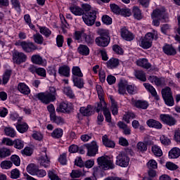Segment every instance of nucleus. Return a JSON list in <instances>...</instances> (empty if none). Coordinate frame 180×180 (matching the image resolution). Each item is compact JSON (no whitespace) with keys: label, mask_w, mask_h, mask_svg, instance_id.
Here are the masks:
<instances>
[{"label":"nucleus","mask_w":180,"mask_h":180,"mask_svg":"<svg viewBox=\"0 0 180 180\" xmlns=\"http://www.w3.org/2000/svg\"><path fill=\"white\" fill-rule=\"evenodd\" d=\"M35 98H37L42 103L49 105L50 102H54L57 99V90L53 86L49 87V91L39 93L35 95Z\"/></svg>","instance_id":"1"},{"label":"nucleus","mask_w":180,"mask_h":180,"mask_svg":"<svg viewBox=\"0 0 180 180\" xmlns=\"http://www.w3.org/2000/svg\"><path fill=\"white\" fill-rule=\"evenodd\" d=\"M99 37L95 39L96 44L99 47H108L110 43V36L109 35V30L105 29H99L97 31Z\"/></svg>","instance_id":"2"},{"label":"nucleus","mask_w":180,"mask_h":180,"mask_svg":"<svg viewBox=\"0 0 180 180\" xmlns=\"http://www.w3.org/2000/svg\"><path fill=\"white\" fill-rule=\"evenodd\" d=\"M151 18L153 19L152 24L153 26L158 27V26H160V21L165 20L167 18V13H165V8H162L153 10L151 13Z\"/></svg>","instance_id":"3"},{"label":"nucleus","mask_w":180,"mask_h":180,"mask_svg":"<svg viewBox=\"0 0 180 180\" xmlns=\"http://www.w3.org/2000/svg\"><path fill=\"white\" fill-rule=\"evenodd\" d=\"M15 46H20L25 53H33L39 49L34 43L26 41H17Z\"/></svg>","instance_id":"4"},{"label":"nucleus","mask_w":180,"mask_h":180,"mask_svg":"<svg viewBox=\"0 0 180 180\" xmlns=\"http://www.w3.org/2000/svg\"><path fill=\"white\" fill-rule=\"evenodd\" d=\"M97 162L98 164L99 168L103 169L104 171H108V169H113L115 168V164H113V160L108 159V158L101 156L97 159Z\"/></svg>","instance_id":"5"},{"label":"nucleus","mask_w":180,"mask_h":180,"mask_svg":"<svg viewBox=\"0 0 180 180\" xmlns=\"http://www.w3.org/2000/svg\"><path fill=\"white\" fill-rule=\"evenodd\" d=\"M162 96L165 101V103L167 106H174V97L172 96L171 88L165 87V89H162Z\"/></svg>","instance_id":"6"},{"label":"nucleus","mask_w":180,"mask_h":180,"mask_svg":"<svg viewBox=\"0 0 180 180\" xmlns=\"http://www.w3.org/2000/svg\"><path fill=\"white\" fill-rule=\"evenodd\" d=\"M83 21L87 26L95 25L96 20V11H91L84 13L82 16Z\"/></svg>","instance_id":"7"},{"label":"nucleus","mask_w":180,"mask_h":180,"mask_svg":"<svg viewBox=\"0 0 180 180\" xmlns=\"http://www.w3.org/2000/svg\"><path fill=\"white\" fill-rule=\"evenodd\" d=\"M129 162H130V158L124 152L120 153L116 157L115 164L116 165H119V167L126 168V167L129 166Z\"/></svg>","instance_id":"8"},{"label":"nucleus","mask_w":180,"mask_h":180,"mask_svg":"<svg viewBox=\"0 0 180 180\" xmlns=\"http://www.w3.org/2000/svg\"><path fill=\"white\" fill-rule=\"evenodd\" d=\"M84 147L87 149V155L89 157H95L98 154L99 146L96 141H93L91 143L85 144Z\"/></svg>","instance_id":"9"},{"label":"nucleus","mask_w":180,"mask_h":180,"mask_svg":"<svg viewBox=\"0 0 180 180\" xmlns=\"http://www.w3.org/2000/svg\"><path fill=\"white\" fill-rule=\"evenodd\" d=\"M160 119L161 122L165 123V124H167V126H175L176 124V120H175L172 115L168 114H161Z\"/></svg>","instance_id":"10"},{"label":"nucleus","mask_w":180,"mask_h":180,"mask_svg":"<svg viewBox=\"0 0 180 180\" xmlns=\"http://www.w3.org/2000/svg\"><path fill=\"white\" fill-rule=\"evenodd\" d=\"M27 60V56L23 52L15 51L13 53V61L16 64H22V63H25Z\"/></svg>","instance_id":"11"},{"label":"nucleus","mask_w":180,"mask_h":180,"mask_svg":"<svg viewBox=\"0 0 180 180\" xmlns=\"http://www.w3.org/2000/svg\"><path fill=\"white\" fill-rule=\"evenodd\" d=\"M120 64L119 59L116 58H111L109 60L106 62V67L108 70H115L117 68Z\"/></svg>","instance_id":"12"},{"label":"nucleus","mask_w":180,"mask_h":180,"mask_svg":"<svg viewBox=\"0 0 180 180\" xmlns=\"http://www.w3.org/2000/svg\"><path fill=\"white\" fill-rule=\"evenodd\" d=\"M47 151V149L46 148H44L43 153H44V156H41L39 158V164L41 167H44V168H47L49 165H50V159L47 157V153L46 152Z\"/></svg>","instance_id":"13"},{"label":"nucleus","mask_w":180,"mask_h":180,"mask_svg":"<svg viewBox=\"0 0 180 180\" xmlns=\"http://www.w3.org/2000/svg\"><path fill=\"white\" fill-rule=\"evenodd\" d=\"M129 82L126 79H121L118 83V92L120 95H124Z\"/></svg>","instance_id":"14"},{"label":"nucleus","mask_w":180,"mask_h":180,"mask_svg":"<svg viewBox=\"0 0 180 180\" xmlns=\"http://www.w3.org/2000/svg\"><path fill=\"white\" fill-rule=\"evenodd\" d=\"M121 36L124 40H127V41H131L134 40V35L133 33L130 32L127 29L122 28L121 30Z\"/></svg>","instance_id":"15"},{"label":"nucleus","mask_w":180,"mask_h":180,"mask_svg":"<svg viewBox=\"0 0 180 180\" xmlns=\"http://www.w3.org/2000/svg\"><path fill=\"white\" fill-rule=\"evenodd\" d=\"M162 51L165 54H167V56H175V54H176V50H175V48H174L172 45L166 44L162 47Z\"/></svg>","instance_id":"16"},{"label":"nucleus","mask_w":180,"mask_h":180,"mask_svg":"<svg viewBox=\"0 0 180 180\" xmlns=\"http://www.w3.org/2000/svg\"><path fill=\"white\" fill-rule=\"evenodd\" d=\"M79 112L83 116H92L94 115V108L91 105H88L86 107H81Z\"/></svg>","instance_id":"17"},{"label":"nucleus","mask_w":180,"mask_h":180,"mask_svg":"<svg viewBox=\"0 0 180 180\" xmlns=\"http://www.w3.org/2000/svg\"><path fill=\"white\" fill-rule=\"evenodd\" d=\"M70 71L71 69L70 68V66L67 65H62L58 68V74H60L62 77H66L67 78L70 77Z\"/></svg>","instance_id":"18"},{"label":"nucleus","mask_w":180,"mask_h":180,"mask_svg":"<svg viewBox=\"0 0 180 180\" xmlns=\"http://www.w3.org/2000/svg\"><path fill=\"white\" fill-rule=\"evenodd\" d=\"M148 127H152L153 129H162V124L159 121H157L154 119H150L146 122Z\"/></svg>","instance_id":"19"},{"label":"nucleus","mask_w":180,"mask_h":180,"mask_svg":"<svg viewBox=\"0 0 180 180\" xmlns=\"http://www.w3.org/2000/svg\"><path fill=\"white\" fill-rule=\"evenodd\" d=\"M99 99H100V102L97 103L95 105V109L97 113H99L100 110H103V112H105V110H108L106 106V102H105V99L104 98H99Z\"/></svg>","instance_id":"20"},{"label":"nucleus","mask_w":180,"mask_h":180,"mask_svg":"<svg viewBox=\"0 0 180 180\" xmlns=\"http://www.w3.org/2000/svg\"><path fill=\"white\" fill-rule=\"evenodd\" d=\"M143 86H145L146 89L151 94L152 96H154V98L157 100H160V97H158V95L157 94V91H155V89L154 86H153L151 84L148 83H144Z\"/></svg>","instance_id":"21"},{"label":"nucleus","mask_w":180,"mask_h":180,"mask_svg":"<svg viewBox=\"0 0 180 180\" xmlns=\"http://www.w3.org/2000/svg\"><path fill=\"white\" fill-rule=\"evenodd\" d=\"M11 77H12V70H6L2 75V84L6 85L9 82V79H11Z\"/></svg>","instance_id":"22"},{"label":"nucleus","mask_w":180,"mask_h":180,"mask_svg":"<svg viewBox=\"0 0 180 180\" xmlns=\"http://www.w3.org/2000/svg\"><path fill=\"white\" fill-rule=\"evenodd\" d=\"M31 61L33 64H36L37 65H43L44 64L43 58L39 54L32 55Z\"/></svg>","instance_id":"23"},{"label":"nucleus","mask_w":180,"mask_h":180,"mask_svg":"<svg viewBox=\"0 0 180 180\" xmlns=\"http://www.w3.org/2000/svg\"><path fill=\"white\" fill-rule=\"evenodd\" d=\"M72 79L74 84V86L79 88V89H82V88H84L85 82H84V79H82V77H74L72 78Z\"/></svg>","instance_id":"24"},{"label":"nucleus","mask_w":180,"mask_h":180,"mask_svg":"<svg viewBox=\"0 0 180 180\" xmlns=\"http://www.w3.org/2000/svg\"><path fill=\"white\" fill-rule=\"evenodd\" d=\"M102 141L103 146L108 147L109 148H115V142L109 139L108 135H104L102 136Z\"/></svg>","instance_id":"25"},{"label":"nucleus","mask_w":180,"mask_h":180,"mask_svg":"<svg viewBox=\"0 0 180 180\" xmlns=\"http://www.w3.org/2000/svg\"><path fill=\"white\" fill-rule=\"evenodd\" d=\"M137 65L139 67H142V68H145L146 70H148L151 68V63H148V60L146 58L139 59L136 61Z\"/></svg>","instance_id":"26"},{"label":"nucleus","mask_w":180,"mask_h":180,"mask_svg":"<svg viewBox=\"0 0 180 180\" xmlns=\"http://www.w3.org/2000/svg\"><path fill=\"white\" fill-rule=\"evenodd\" d=\"M18 89L19 92H20V94H23V95H29V94H30V89H29V86H27L25 83L18 84Z\"/></svg>","instance_id":"27"},{"label":"nucleus","mask_w":180,"mask_h":180,"mask_svg":"<svg viewBox=\"0 0 180 180\" xmlns=\"http://www.w3.org/2000/svg\"><path fill=\"white\" fill-rule=\"evenodd\" d=\"M144 39L153 43V40H157L158 39V32L153 30L152 32H148Z\"/></svg>","instance_id":"28"},{"label":"nucleus","mask_w":180,"mask_h":180,"mask_svg":"<svg viewBox=\"0 0 180 180\" xmlns=\"http://www.w3.org/2000/svg\"><path fill=\"white\" fill-rule=\"evenodd\" d=\"M148 80L152 84H155L157 86H161V85H164V79L158 78L157 76H150Z\"/></svg>","instance_id":"29"},{"label":"nucleus","mask_w":180,"mask_h":180,"mask_svg":"<svg viewBox=\"0 0 180 180\" xmlns=\"http://www.w3.org/2000/svg\"><path fill=\"white\" fill-rule=\"evenodd\" d=\"M70 11L76 16H82V15L84 13V10L77 6H70Z\"/></svg>","instance_id":"30"},{"label":"nucleus","mask_w":180,"mask_h":180,"mask_svg":"<svg viewBox=\"0 0 180 180\" xmlns=\"http://www.w3.org/2000/svg\"><path fill=\"white\" fill-rule=\"evenodd\" d=\"M51 120L53 123H56V124L58 125H62L65 123V120H64V118L61 117L60 116H57L56 114H52L51 115Z\"/></svg>","instance_id":"31"},{"label":"nucleus","mask_w":180,"mask_h":180,"mask_svg":"<svg viewBox=\"0 0 180 180\" xmlns=\"http://www.w3.org/2000/svg\"><path fill=\"white\" fill-rule=\"evenodd\" d=\"M84 77V74L81 71V68L78 66H75L72 69V78H78Z\"/></svg>","instance_id":"32"},{"label":"nucleus","mask_w":180,"mask_h":180,"mask_svg":"<svg viewBox=\"0 0 180 180\" xmlns=\"http://www.w3.org/2000/svg\"><path fill=\"white\" fill-rule=\"evenodd\" d=\"M77 51L82 56H89V48L86 45L80 44L77 48Z\"/></svg>","instance_id":"33"},{"label":"nucleus","mask_w":180,"mask_h":180,"mask_svg":"<svg viewBox=\"0 0 180 180\" xmlns=\"http://www.w3.org/2000/svg\"><path fill=\"white\" fill-rule=\"evenodd\" d=\"M39 169V166L36 165L34 163H30L27 167V172L30 175L34 176L37 170Z\"/></svg>","instance_id":"34"},{"label":"nucleus","mask_w":180,"mask_h":180,"mask_svg":"<svg viewBox=\"0 0 180 180\" xmlns=\"http://www.w3.org/2000/svg\"><path fill=\"white\" fill-rule=\"evenodd\" d=\"M111 102V112L115 116L119 113V107L117 106V103L115 101L113 97H110Z\"/></svg>","instance_id":"35"},{"label":"nucleus","mask_w":180,"mask_h":180,"mask_svg":"<svg viewBox=\"0 0 180 180\" xmlns=\"http://www.w3.org/2000/svg\"><path fill=\"white\" fill-rule=\"evenodd\" d=\"M63 94H65L68 98H70V99H75V94H74L72 89L70 86L63 88Z\"/></svg>","instance_id":"36"},{"label":"nucleus","mask_w":180,"mask_h":180,"mask_svg":"<svg viewBox=\"0 0 180 180\" xmlns=\"http://www.w3.org/2000/svg\"><path fill=\"white\" fill-rule=\"evenodd\" d=\"M56 112H61L62 113H68L70 108H68V103H61L56 108Z\"/></svg>","instance_id":"37"},{"label":"nucleus","mask_w":180,"mask_h":180,"mask_svg":"<svg viewBox=\"0 0 180 180\" xmlns=\"http://www.w3.org/2000/svg\"><path fill=\"white\" fill-rule=\"evenodd\" d=\"M132 13L134 18L137 19V20H141L143 19V15H141V11L137 6H134L132 9Z\"/></svg>","instance_id":"38"},{"label":"nucleus","mask_w":180,"mask_h":180,"mask_svg":"<svg viewBox=\"0 0 180 180\" xmlns=\"http://www.w3.org/2000/svg\"><path fill=\"white\" fill-rule=\"evenodd\" d=\"M136 78L142 81V82H146L147 81V77H146V73L143 70H136L134 74Z\"/></svg>","instance_id":"39"},{"label":"nucleus","mask_w":180,"mask_h":180,"mask_svg":"<svg viewBox=\"0 0 180 180\" xmlns=\"http://www.w3.org/2000/svg\"><path fill=\"white\" fill-rule=\"evenodd\" d=\"M180 157V149L179 148H173L169 152V158H179Z\"/></svg>","instance_id":"40"},{"label":"nucleus","mask_w":180,"mask_h":180,"mask_svg":"<svg viewBox=\"0 0 180 180\" xmlns=\"http://www.w3.org/2000/svg\"><path fill=\"white\" fill-rule=\"evenodd\" d=\"M63 129L58 128L53 131V132L51 134V136L53 139H61V137H63Z\"/></svg>","instance_id":"41"},{"label":"nucleus","mask_w":180,"mask_h":180,"mask_svg":"<svg viewBox=\"0 0 180 180\" xmlns=\"http://www.w3.org/2000/svg\"><path fill=\"white\" fill-rule=\"evenodd\" d=\"M135 106L139 109H147L148 108V102L146 101H137L135 102Z\"/></svg>","instance_id":"42"},{"label":"nucleus","mask_w":180,"mask_h":180,"mask_svg":"<svg viewBox=\"0 0 180 180\" xmlns=\"http://www.w3.org/2000/svg\"><path fill=\"white\" fill-rule=\"evenodd\" d=\"M16 129L20 133H26L29 129V125L26 123L18 124L16 125Z\"/></svg>","instance_id":"43"},{"label":"nucleus","mask_w":180,"mask_h":180,"mask_svg":"<svg viewBox=\"0 0 180 180\" xmlns=\"http://www.w3.org/2000/svg\"><path fill=\"white\" fill-rule=\"evenodd\" d=\"M152 152L156 157H161L162 155V150H161V148L157 145L152 146Z\"/></svg>","instance_id":"44"},{"label":"nucleus","mask_w":180,"mask_h":180,"mask_svg":"<svg viewBox=\"0 0 180 180\" xmlns=\"http://www.w3.org/2000/svg\"><path fill=\"white\" fill-rule=\"evenodd\" d=\"M85 36V31L80 30L76 31L75 32V39L77 40V41H82V39H84Z\"/></svg>","instance_id":"45"},{"label":"nucleus","mask_w":180,"mask_h":180,"mask_svg":"<svg viewBox=\"0 0 180 180\" xmlns=\"http://www.w3.org/2000/svg\"><path fill=\"white\" fill-rule=\"evenodd\" d=\"M4 132H5V134L8 136L9 137H12V138L16 137V131H15V129H13V128L6 127L4 129Z\"/></svg>","instance_id":"46"},{"label":"nucleus","mask_w":180,"mask_h":180,"mask_svg":"<svg viewBox=\"0 0 180 180\" xmlns=\"http://www.w3.org/2000/svg\"><path fill=\"white\" fill-rule=\"evenodd\" d=\"M140 46L141 47H142V49H150V47L153 46V43L147 40L146 38H143L141 41Z\"/></svg>","instance_id":"47"},{"label":"nucleus","mask_w":180,"mask_h":180,"mask_svg":"<svg viewBox=\"0 0 180 180\" xmlns=\"http://www.w3.org/2000/svg\"><path fill=\"white\" fill-rule=\"evenodd\" d=\"M13 145H14L15 148H17L18 150H22V148H23V147H25V143H24L23 141H22L21 139H19L14 140Z\"/></svg>","instance_id":"48"},{"label":"nucleus","mask_w":180,"mask_h":180,"mask_svg":"<svg viewBox=\"0 0 180 180\" xmlns=\"http://www.w3.org/2000/svg\"><path fill=\"white\" fill-rule=\"evenodd\" d=\"M13 165V163L9 160H4L1 163L2 169H9L10 168H12Z\"/></svg>","instance_id":"49"},{"label":"nucleus","mask_w":180,"mask_h":180,"mask_svg":"<svg viewBox=\"0 0 180 180\" xmlns=\"http://www.w3.org/2000/svg\"><path fill=\"white\" fill-rule=\"evenodd\" d=\"M11 160L12 164H14L16 167H19V165H20V158L17 155H11Z\"/></svg>","instance_id":"50"},{"label":"nucleus","mask_w":180,"mask_h":180,"mask_svg":"<svg viewBox=\"0 0 180 180\" xmlns=\"http://www.w3.org/2000/svg\"><path fill=\"white\" fill-rule=\"evenodd\" d=\"M48 176L51 180H61V179L56 174V171L50 170L48 172Z\"/></svg>","instance_id":"51"},{"label":"nucleus","mask_w":180,"mask_h":180,"mask_svg":"<svg viewBox=\"0 0 180 180\" xmlns=\"http://www.w3.org/2000/svg\"><path fill=\"white\" fill-rule=\"evenodd\" d=\"M136 117V115L133 112H127L123 116V120L126 122V123H130V119H134Z\"/></svg>","instance_id":"52"},{"label":"nucleus","mask_w":180,"mask_h":180,"mask_svg":"<svg viewBox=\"0 0 180 180\" xmlns=\"http://www.w3.org/2000/svg\"><path fill=\"white\" fill-rule=\"evenodd\" d=\"M136 148L139 151H141V153H144V151L147 150V143L140 141L137 143Z\"/></svg>","instance_id":"53"},{"label":"nucleus","mask_w":180,"mask_h":180,"mask_svg":"<svg viewBox=\"0 0 180 180\" xmlns=\"http://www.w3.org/2000/svg\"><path fill=\"white\" fill-rule=\"evenodd\" d=\"M160 140L163 146H169V144H171V139L165 136V135H162L160 138Z\"/></svg>","instance_id":"54"},{"label":"nucleus","mask_w":180,"mask_h":180,"mask_svg":"<svg viewBox=\"0 0 180 180\" xmlns=\"http://www.w3.org/2000/svg\"><path fill=\"white\" fill-rule=\"evenodd\" d=\"M34 41H35L37 44H43L44 39L43 36L40 34H35L33 35Z\"/></svg>","instance_id":"55"},{"label":"nucleus","mask_w":180,"mask_h":180,"mask_svg":"<svg viewBox=\"0 0 180 180\" xmlns=\"http://www.w3.org/2000/svg\"><path fill=\"white\" fill-rule=\"evenodd\" d=\"M20 176V171L18 169H14L11 172V178L12 179H18Z\"/></svg>","instance_id":"56"},{"label":"nucleus","mask_w":180,"mask_h":180,"mask_svg":"<svg viewBox=\"0 0 180 180\" xmlns=\"http://www.w3.org/2000/svg\"><path fill=\"white\" fill-rule=\"evenodd\" d=\"M1 151V158H5L6 157H9L11 155V150L6 148H3L0 149Z\"/></svg>","instance_id":"57"},{"label":"nucleus","mask_w":180,"mask_h":180,"mask_svg":"<svg viewBox=\"0 0 180 180\" xmlns=\"http://www.w3.org/2000/svg\"><path fill=\"white\" fill-rule=\"evenodd\" d=\"M24 19L25 22L30 27V29H32V30H34V26L33 24H32V19L30 18V15L29 14L25 15Z\"/></svg>","instance_id":"58"},{"label":"nucleus","mask_w":180,"mask_h":180,"mask_svg":"<svg viewBox=\"0 0 180 180\" xmlns=\"http://www.w3.org/2000/svg\"><path fill=\"white\" fill-rule=\"evenodd\" d=\"M147 165L149 169H157V168H158L157 162L154 160H149V162L147 163Z\"/></svg>","instance_id":"59"},{"label":"nucleus","mask_w":180,"mask_h":180,"mask_svg":"<svg viewBox=\"0 0 180 180\" xmlns=\"http://www.w3.org/2000/svg\"><path fill=\"white\" fill-rule=\"evenodd\" d=\"M166 168L170 171H175V169H178V165H175L174 162H167L166 163Z\"/></svg>","instance_id":"60"},{"label":"nucleus","mask_w":180,"mask_h":180,"mask_svg":"<svg viewBox=\"0 0 180 180\" xmlns=\"http://www.w3.org/2000/svg\"><path fill=\"white\" fill-rule=\"evenodd\" d=\"M103 115L105 117L106 122H108V123H110V122H112V115H110V111H109V109L104 110Z\"/></svg>","instance_id":"61"},{"label":"nucleus","mask_w":180,"mask_h":180,"mask_svg":"<svg viewBox=\"0 0 180 180\" xmlns=\"http://www.w3.org/2000/svg\"><path fill=\"white\" fill-rule=\"evenodd\" d=\"M102 22L105 25H112V18L108 15H104L102 17Z\"/></svg>","instance_id":"62"},{"label":"nucleus","mask_w":180,"mask_h":180,"mask_svg":"<svg viewBox=\"0 0 180 180\" xmlns=\"http://www.w3.org/2000/svg\"><path fill=\"white\" fill-rule=\"evenodd\" d=\"M110 9L112 12L116 15H119L120 13V7L115 4H110Z\"/></svg>","instance_id":"63"},{"label":"nucleus","mask_w":180,"mask_h":180,"mask_svg":"<svg viewBox=\"0 0 180 180\" xmlns=\"http://www.w3.org/2000/svg\"><path fill=\"white\" fill-rule=\"evenodd\" d=\"M119 15H122V16H130L131 15V12L129 8H122L120 9Z\"/></svg>","instance_id":"64"}]
</instances>
